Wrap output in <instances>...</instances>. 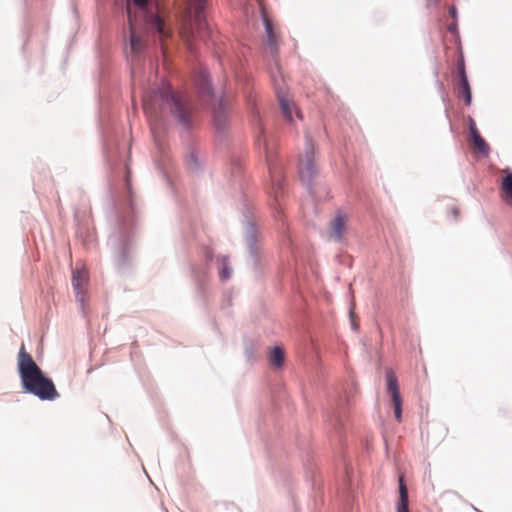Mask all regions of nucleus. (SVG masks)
Instances as JSON below:
<instances>
[{
  "mask_svg": "<svg viewBox=\"0 0 512 512\" xmlns=\"http://www.w3.org/2000/svg\"><path fill=\"white\" fill-rule=\"evenodd\" d=\"M298 169L303 182H309L316 173L314 145L310 140H307L304 155L300 156Z\"/></svg>",
  "mask_w": 512,
  "mask_h": 512,
  "instance_id": "39448f33",
  "label": "nucleus"
},
{
  "mask_svg": "<svg viewBox=\"0 0 512 512\" xmlns=\"http://www.w3.org/2000/svg\"><path fill=\"white\" fill-rule=\"evenodd\" d=\"M271 74L283 116L289 122L293 121V112H295L297 118H301V114L298 112L295 103L289 98L285 89L278 83L275 72L273 70L271 71Z\"/></svg>",
  "mask_w": 512,
  "mask_h": 512,
  "instance_id": "423d86ee",
  "label": "nucleus"
},
{
  "mask_svg": "<svg viewBox=\"0 0 512 512\" xmlns=\"http://www.w3.org/2000/svg\"><path fill=\"white\" fill-rule=\"evenodd\" d=\"M440 1L441 0H427V4H428V6H432V5L436 6L439 4Z\"/></svg>",
  "mask_w": 512,
  "mask_h": 512,
  "instance_id": "412c9836",
  "label": "nucleus"
},
{
  "mask_svg": "<svg viewBox=\"0 0 512 512\" xmlns=\"http://www.w3.org/2000/svg\"><path fill=\"white\" fill-rule=\"evenodd\" d=\"M457 92L458 96L464 99V102L466 105L471 104L472 95H471V88L468 82V78L466 79H459L457 83Z\"/></svg>",
  "mask_w": 512,
  "mask_h": 512,
  "instance_id": "4468645a",
  "label": "nucleus"
},
{
  "mask_svg": "<svg viewBox=\"0 0 512 512\" xmlns=\"http://www.w3.org/2000/svg\"><path fill=\"white\" fill-rule=\"evenodd\" d=\"M448 212L449 214L453 217L454 220H457L458 217H459V209L458 207L452 205L449 209H448Z\"/></svg>",
  "mask_w": 512,
  "mask_h": 512,
  "instance_id": "6ab92c4d",
  "label": "nucleus"
},
{
  "mask_svg": "<svg viewBox=\"0 0 512 512\" xmlns=\"http://www.w3.org/2000/svg\"><path fill=\"white\" fill-rule=\"evenodd\" d=\"M449 14L452 18H456V15H457V11H456V8L454 6L450 7L449 8Z\"/></svg>",
  "mask_w": 512,
  "mask_h": 512,
  "instance_id": "aec40b11",
  "label": "nucleus"
},
{
  "mask_svg": "<svg viewBox=\"0 0 512 512\" xmlns=\"http://www.w3.org/2000/svg\"><path fill=\"white\" fill-rule=\"evenodd\" d=\"M128 23L130 27L131 53L139 54L146 46V39L141 33L142 26L148 31L156 32L161 41L170 36V30L166 27L161 17L149 10L148 0H128Z\"/></svg>",
  "mask_w": 512,
  "mask_h": 512,
  "instance_id": "f257e3e1",
  "label": "nucleus"
},
{
  "mask_svg": "<svg viewBox=\"0 0 512 512\" xmlns=\"http://www.w3.org/2000/svg\"><path fill=\"white\" fill-rule=\"evenodd\" d=\"M256 144L258 146L263 144V146L265 148V151H266V158H267V162L269 164V171H270V175H271V178H272V182L273 183L277 182L279 184L280 179H279L278 175H280V173L277 172L276 169L271 164V158H270V155H269V152H268V147H267V143H266V139L264 138V135L261 134V135H259L257 137Z\"/></svg>",
  "mask_w": 512,
  "mask_h": 512,
  "instance_id": "2eb2a0df",
  "label": "nucleus"
},
{
  "mask_svg": "<svg viewBox=\"0 0 512 512\" xmlns=\"http://www.w3.org/2000/svg\"><path fill=\"white\" fill-rule=\"evenodd\" d=\"M457 74H458L459 79L467 78L466 71H465V62H464V58L462 55L460 56V58L458 59V62H457Z\"/></svg>",
  "mask_w": 512,
  "mask_h": 512,
  "instance_id": "f3484780",
  "label": "nucleus"
},
{
  "mask_svg": "<svg viewBox=\"0 0 512 512\" xmlns=\"http://www.w3.org/2000/svg\"><path fill=\"white\" fill-rule=\"evenodd\" d=\"M348 223L349 215L343 211H337L329 223L328 238L334 241L343 240L348 230Z\"/></svg>",
  "mask_w": 512,
  "mask_h": 512,
  "instance_id": "6e6552de",
  "label": "nucleus"
},
{
  "mask_svg": "<svg viewBox=\"0 0 512 512\" xmlns=\"http://www.w3.org/2000/svg\"><path fill=\"white\" fill-rule=\"evenodd\" d=\"M23 389L40 400L52 401L59 397L53 381L46 377L22 344L17 359Z\"/></svg>",
  "mask_w": 512,
  "mask_h": 512,
  "instance_id": "7ed1b4c3",
  "label": "nucleus"
},
{
  "mask_svg": "<svg viewBox=\"0 0 512 512\" xmlns=\"http://www.w3.org/2000/svg\"><path fill=\"white\" fill-rule=\"evenodd\" d=\"M469 131L471 135V140L474 144L475 149L481 154L487 155L489 152V146L485 142V140L481 137L476 127V124L473 119L469 120Z\"/></svg>",
  "mask_w": 512,
  "mask_h": 512,
  "instance_id": "9b49d317",
  "label": "nucleus"
},
{
  "mask_svg": "<svg viewBox=\"0 0 512 512\" xmlns=\"http://www.w3.org/2000/svg\"><path fill=\"white\" fill-rule=\"evenodd\" d=\"M231 273H232V270L229 267H227L226 262L224 260L223 261V268H222V270L220 272L221 279H223V280L229 279L230 276H231Z\"/></svg>",
  "mask_w": 512,
  "mask_h": 512,
  "instance_id": "a211bd4d",
  "label": "nucleus"
},
{
  "mask_svg": "<svg viewBox=\"0 0 512 512\" xmlns=\"http://www.w3.org/2000/svg\"><path fill=\"white\" fill-rule=\"evenodd\" d=\"M143 109L149 119L157 120L171 114L181 124H189L190 110L186 100L182 95L174 93L166 82H163L157 91L144 96Z\"/></svg>",
  "mask_w": 512,
  "mask_h": 512,
  "instance_id": "f03ea898",
  "label": "nucleus"
},
{
  "mask_svg": "<svg viewBox=\"0 0 512 512\" xmlns=\"http://www.w3.org/2000/svg\"><path fill=\"white\" fill-rule=\"evenodd\" d=\"M503 173L504 176L500 184V195L506 204L512 206V173L508 170H504Z\"/></svg>",
  "mask_w": 512,
  "mask_h": 512,
  "instance_id": "f8f14e48",
  "label": "nucleus"
},
{
  "mask_svg": "<svg viewBox=\"0 0 512 512\" xmlns=\"http://www.w3.org/2000/svg\"><path fill=\"white\" fill-rule=\"evenodd\" d=\"M263 21L266 32V51L270 54L272 60L274 61L275 70L278 73H280L277 61L280 35L279 32L274 28L272 22L268 19V17L264 16Z\"/></svg>",
  "mask_w": 512,
  "mask_h": 512,
  "instance_id": "0eeeda50",
  "label": "nucleus"
},
{
  "mask_svg": "<svg viewBox=\"0 0 512 512\" xmlns=\"http://www.w3.org/2000/svg\"><path fill=\"white\" fill-rule=\"evenodd\" d=\"M88 271L86 268L76 269L72 275V285L76 292V297L79 301H84V293L88 284Z\"/></svg>",
  "mask_w": 512,
  "mask_h": 512,
  "instance_id": "9d476101",
  "label": "nucleus"
},
{
  "mask_svg": "<svg viewBox=\"0 0 512 512\" xmlns=\"http://www.w3.org/2000/svg\"><path fill=\"white\" fill-rule=\"evenodd\" d=\"M387 390L391 396V400L394 406L395 418L398 422L402 420V397L400 395L398 381L393 371L386 373Z\"/></svg>",
  "mask_w": 512,
  "mask_h": 512,
  "instance_id": "1a4fd4ad",
  "label": "nucleus"
},
{
  "mask_svg": "<svg viewBox=\"0 0 512 512\" xmlns=\"http://www.w3.org/2000/svg\"><path fill=\"white\" fill-rule=\"evenodd\" d=\"M208 0H187V8L182 19L180 35L187 48L193 50L194 39H204L210 35V28L206 22L205 8Z\"/></svg>",
  "mask_w": 512,
  "mask_h": 512,
  "instance_id": "20e7f679",
  "label": "nucleus"
},
{
  "mask_svg": "<svg viewBox=\"0 0 512 512\" xmlns=\"http://www.w3.org/2000/svg\"><path fill=\"white\" fill-rule=\"evenodd\" d=\"M269 361L273 366L281 367L284 363V351L279 347H275L270 353Z\"/></svg>",
  "mask_w": 512,
  "mask_h": 512,
  "instance_id": "dca6fc26",
  "label": "nucleus"
},
{
  "mask_svg": "<svg viewBox=\"0 0 512 512\" xmlns=\"http://www.w3.org/2000/svg\"><path fill=\"white\" fill-rule=\"evenodd\" d=\"M397 512H409L408 489L402 475L399 477V500L397 503Z\"/></svg>",
  "mask_w": 512,
  "mask_h": 512,
  "instance_id": "ddd939ff",
  "label": "nucleus"
}]
</instances>
